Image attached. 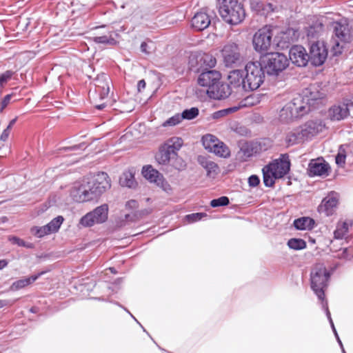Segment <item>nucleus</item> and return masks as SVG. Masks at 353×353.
Segmentation results:
<instances>
[{
    "instance_id": "f257e3e1",
    "label": "nucleus",
    "mask_w": 353,
    "mask_h": 353,
    "mask_svg": "<svg viewBox=\"0 0 353 353\" xmlns=\"http://www.w3.org/2000/svg\"><path fill=\"white\" fill-rule=\"evenodd\" d=\"M110 187V179L108 174L99 172L75 183L70 190V196L75 202H87L97 199Z\"/></svg>"
},
{
    "instance_id": "f03ea898",
    "label": "nucleus",
    "mask_w": 353,
    "mask_h": 353,
    "mask_svg": "<svg viewBox=\"0 0 353 353\" xmlns=\"http://www.w3.org/2000/svg\"><path fill=\"white\" fill-rule=\"evenodd\" d=\"M290 162L287 154H281L278 159L265 165L262 171L263 183L265 186L271 187L274 184L276 179L284 176L290 170Z\"/></svg>"
},
{
    "instance_id": "7ed1b4c3",
    "label": "nucleus",
    "mask_w": 353,
    "mask_h": 353,
    "mask_svg": "<svg viewBox=\"0 0 353 353\" xmlns=\"http://www.w3.org/2000/svg\"><path fill=\"white\" fill-rule=\"evenodd\" d=\"M330 277V273L327 271L323 263H316L311 270V288L318 298L322 301V305L325 303H323L325 296L324 291L327 286Z\"/></svg>"
},
{
    "instance_id": "20e7f679",
    "label": "nucleus",
    "mask_w": 353,
    "mask_h": 353,
    "mask_svg": "<svg viewBox=\"0 0 353 353\" xmlns=\"http://www.w3.org/2000/svg\"><path fill=\"white\" fill-rule=\"evenodd\" d=\"M219 14L226 23L231 25L241 23L245 17L243 6L237 0H222Z\"/></svg>"
},
{
    "instance_id": "39448f33",
    "label": "nucleus",
    "mask_w": 353,
    "mask_h": 353,
    "mask_svg": "<svg viewBox=\"0 0 353 353\" xmlns=\"http://www.w3.org/2000/svg\"><path fill=\"white\" fill-rule=\"evenodd\" d=\"M310 110L307 101H305L301 96H298L281 109L279 116L281 121H292L303 117Z\"/></svg>"
},
{
    "instance_id": "423d86ee",
    "label": "nucleus",
    "mask_w": 353,
    "mask_h": 353,
    "mask_svg": "<svg viewBox=\"0 0 353 353\" xmlns=\"http://www.w3.org/2000/svg\"><path fill=\"white\" fill-rule=\"evenodd\" d=\"M244 72L246 90H248V91L256 90L263 83L265 72L260 62L255 61L248 63Z\"/></svg>"
},
{
    "instance_id": "0eeeda50",
    "label": "nucleus",
    "mask_w": 353,
    "mask_h": 353,
    "mask_svg": "<svg viewBox=\"0 0 353 353\" xmlns=\"http://www.w3.org/2000/svg\"><path fill=\"white\" fill-rule=\"evenodd\" d=\"M264 67L270 75H278L289 65V60L283 53L272 52L265 54L263 59Z\"/></svg>"
},
{
    "instance_id": "6e6552de",
    "label": "nucleus",
    "mask_w": 353,
    "mask_h": 353,
    "mask_svg": "<svg viewBox=\"0 0 353 353\" xmlns=\"http://www.w3.org/2000/svg\"><path fill=\"white\" fill-rule=\"evenodd\" d=\"M108 216V205L103 204L96 208L92 211L82 216L78 223V227L88 228L94 224H100L105 222Z\"/></svg>"
},
{
    "instance_id": "1a4fd4ad",
    "label": "nucleus",
    "mask_w": 353,
    "mask_h": 353,
    "mask_svg": "<svg viewBox=\"0 0 353 353\" xmlns=\"http://www.w3.org/2000/svg\"><path fill=\"white\" fill-rule=\"evenodd\" d=\"M272 30L267 27L259 30L254 35L253 46L259 53H266L272 45Z\"/></svg>"
},
{
    "instance_id": "9d476101",
    "label": "nucleus",
    "mask_w": 353,
    "mask_h": 353,
    "mask_svg": "<svg viewBox=\"0 0 353 353\" xmlns=\"http://www.w3.org/2000/svg\"><path fill=\"white\" fill-rule=\"evenodd\" d=\"M222 56L227 67L236 66L243 62V57L235 43L225 45L222 50Z\"/></svg>"
},
{
    "instance_id": "9b49d317",
    "label": "nucleus",
    "mask_w": 353,
    "mask_h": 353,
    "mask_svg": "<svg viewBox=\"0 0 353 353\" xmlns=\"http://www.w3.org/2000/svg\"><path fill=\"white\" fill-rule=\"evenodd\" d=\"M327 57V49L323 42L316 41L310 46L308 60L315 66L321 65Z\"/></svg>"
},
{
    "instance_id": "f8f14e48",
    "label": "nucleus",
    "mask_w": 353,
    "mask_h": 353,
    "mask_svg": "<svg viewBox=\"0 0 353 353\" xmlns=\"http://www.w3.org/2000/svg\"><path fill=\"white\" fill-rule=\"evenodd\" d=\"M301 128L306 140L310 141L325 129V124L323 120L316 119L307 121Z\"/></svg>"
},
{
    "instance_id": "ddd939ff",
    "label": "nucleus",
    "mask_w": 353,
    "mask_h": 353,
    "mask_svg": "<svg viewBox=\"0 0 353 353\" xmlns=\"http://www.w3.org/2000/svg\"><path fill=\"white\" fill-rule=\"evenodd\" d=\"M324 17L321 16H311L308 17L305 31L310 38L319 37L324 30Z\"/></svg>"
},
{
    "instance_id": "4468645a",
    "label": "nucleus",
    "mask_w": 353,
    "mask_h": 353,
    "mask_svg": "<svg viewBox=\"0 0 353 353\" xmlns=\"http://www.w3.org/2000/svg\"><path fill=\"white\" fill-rule=\"evenodd\" d=\"M330 167L323 159H312L308 165V174L310 176H323L329 175Z\"/></svg>"
},
{
    "instance_id": "2eb2a0df",
    "label": "nucleus",
    "mask_w": 353,
    "mask_h": 353,
    "mask_svg": "<svg viewBox=\"0 0 353 353\" xmlns=\"http://www.w3.org/2000/svg\"><path fill=\"white\" fill-rule=\"evenodd\" d=\"M142 174L143 176L150 182L156 183L164 190L170 189L169 184L165 181L163 175L151 165H146L143 168Z\"/></svg>"
},
{
    "instance_id": "dca6fc26",
    "label": "nucleus",
    "mask_w": 353,
    "mask_h": 353,
    "mask_svg": "<svg viewBox=\"0 0 353 353\" xmlns=\"http://www.w3.org/2000/svg\"><path fill=\"white\" fill-rule=\"evenodd\" d=\"M221 79V74L215 70H203L198 78V83L207 90H213Z\"/></svg>"
},
{
    "instance_id": "f3484780",
    "label": "nucleus",
    "mask_w": 353,
    "mask_h": 353,
    "mask_svg": "<svg viewBox=\"0 0 353 353\" xmlns=\"http://www.w3.org/2000/svg\"><path fill=\"white\" fill-rule=\"evenodd\" d=\"M290 60L299 67L306 65L308 60V54L301 46L292 47L289 52Z\"/></svg>"
},
{
    "instance_id": "a211bd4d",
    "label": "nucleus",
    "mask_w": 353,
    "mask_h": 353,
    "mask_svg": "<svg viewBox=\"0 0 353 353\" xmlns=\"http://www.w3.org/2000/svg\"><path fill=\"white\" fill-rule=\"evenodd\" d=\"M244 70H234L228 75L229 85L237 91H248L246 90Z\"/></svg>"
},
{
    "instance_id": "6ab92c4d",
    "label": "nucleus",
    "mask_w": 353,
    "mask_h": 353,
    "mask_svg": "<svg viewBox=\"0 0 353 353\" xmlns=\"http://www.w3.org/2000/svg\"><path fill=\"white\" fill-rule=\"evenodd\" d=\"M328 116L333 121L344 120L349 117V112L345 99L343 101L334 105L328 110Z\"/></svg>"
},
{
    "instance_id": "aec40b11",
    "label": "nucleus",
    "mask_w": 353,
    "mask_h": 353,
    "mask_svg": "<svg viewBox=\"0 0 353 353\" xmlns=\"http://www.w3.org/2000/svg\"><path fill=\"white\" fill-rule=\"evenodd\" d=\"M334 32L338 39L336 41L337 46L339 42H348L350 39V31L346 21H341L334 23Z\"/></svg>"
},
{
    "instance_id": "412c9836",
    "label": "nucleus",
    "mask_w": 353,
    "mask_h": 353,
    "mask_svg": "<svg viewBox=\"0 0 353 353\" xmlns=\"http://www.w3.org/2000/svg\"><path fill=\"white\" fill-rule=\"evenodd\" d=\"M232 90L229 84L223 83L219 80L213 90H206V92L211 98L220 100L229 97Z\"/></svg>"
},
{
    "instance_id": "4be33fe9",
    "label": "nucleus",
    "mask_w": 353,
    "mask_h": 353,
    "mask_svg": "<svg viewBox=\"0 0 353 353\" xmlns=\"http://www.w3.org/2000/svg\"><path fill=\"white\" fill-rule=\"evenodd\" d=\"M211 23L210 17L205 12H196L191 20L192 27L198 31L207 28Z\"/></svg>"
},
{
    "instance_id": "5701e85b",
    "label": "nucleus",
    "mask_w": 353,
    "mask_h": 353,
    "mask_svg": "<svg viewBox=\"0 0 353 353\" xmlns=\"http://www.w3.org/2000/svg\"><path fill=\"white\" fill-rule=\"evenodd\" d=\"M285 141L288 146L302 143L307 141L301 126L286 133Z\"/></svg>"
},
{
    "instance_id": "b1692460",
    "label": "nucleus",
    "mask_w": 353,
    "mask_h": 353,
    "mask_svg": "<svg viewBox=\"0 0 353 353\" xmlns=\"http://www.w3.org/2000/svg\"><path fill=\"white\" fill-rule=\"evenodd\" d=\"M337 204L338 199L336 194L331 193L323 199L319 206V210L322 212H325L327 216H330L333 214Z\"/></svg>"
},
{
    "instance_id": "393cba45",
    "label": "nucleus",
    "mask_w": 353,
    "mask_h": 353,
    "mask_svg": "<svg viewBox=\"0 0 353 353\" xmlns=\"http://www.w3.org/2000/svg\"><path fill=\"white\" fill-rule=\"evenodd\" d=\"M353 222L351 220L339 221L336 223V229L334 231V237L335 239H347L348 238V232L352 228Z\"/></svg>"
},
{
    "instance_id": "a878e982",
    "label": "nucleus",
    "mask_w": 353,
    "mask_h": 353,
    "mask_svg": "<svg viewBox=\"0 0 353 353\" xmlns=\"http://www.w3.org/2000/svg\"><path fill=\"white\" fill-rule=\"evenodd\" d=\"M174 145H164L160 148L159 152L156 155V159L160 164H166L171 158L176 155L174 152Z\"/></svg>"
},
{
    "instance_id": "bb28decb",
    "label": "nucleus",
    "mask_w": 353,
    "mask_h": 353,
    "mask_svg": "<svg viewBox=\"0 0 353 353\" xmlns=\"http://www.w3.org/2000/svg\"><path fill=\"white\" fill-rule=\"evenodd\" d=\"M44 274V272H39L37 274L32 275L27 278H22L14 282H13L10 286V290L12 291H17L22 289L37 280L41 275Z\"/></svg>"
},
{
    "instance_id": "cd10ccee",
    "label": "nucleus",
    "mask_w": 353,
    "mask_h": 353,
    "mask_svg": "<svg viewBox=\"0 0 353 353\" xmlns=\"http://www.w3.org/2000/svg\"><path fill=\"white\" fill-rule=\"evenodd\" d=\"M196 61L199 65V68L203 70H209L216 65V59L210 54H203L196 57Z\"/></svg>"
},
{
    "instance_id": "c85d7f7f",
    "label": "nucleus",
    "mask_w": 353,
    "mask_h": 353,
    "mask_svg": "<svg viewBox=\"0 0 353 353\" xmlns=\"http://www.w3.org/2000/svg\"><path fill=\"white\" fill-rule=\"evenodd\" d=\"M198 162L207 171L208 175L218 173V165L205 157L199 156L198 157Z\"/></svg>"
},
{
    "instance_id": "c756f323",
    "label": "nucleus",
    "mask_w": 353,
    "mask_h": 353,
    "mask_svg": "<svg viewBox=\"0 0 353 353\" xmlns=\"http://www.w3.org/2000/svg\"><path fill=\"white\" fill-rule=\"evenodd\" d=\"M314 220L310 217L303 216L294 220V225L297 230H312L314 227Z\"/></svg>"
},
{
    "instance_id": "7c9ffc66",
    "label": "nucleus",
    "mask_w": 353,
    "mask_h": 353,
    "mask_svg": "<svg viewBox=\"0 0 353 353\" xmlns=\"http://www.w3.org/2000/svg\"><path fill=\"white\" fill-rule=\"evenodd\" d=\"M95 85V92L99 94L100 99H105L108 95L110 91L108 79H97Z\"/></svg>"
},
{
    "instance_id": "2f4dec72",
    "label": "nucleus",
    "mask_w": 353,
    "mask_h": 353,
    "mask_svg": "<svg viewBox=\"0 0 353 353\" xmlns=\"http://www.w3.org/2000/svg\"><path fill=\"white\" fill-rule=\"evenodd\" d=\"M211 152L222 158H228L230 156L229 148L221 141H219Z\"/></svg>"
},
{
    "instance_id": "473e14b6",
    "label": "nucleus",
    "mask_w": 353,
    "mask_h": 353,
    "mask_svg": "<svg viewBox=\"0 0 353 353\" xmlns=\"http://www.w3.org/2000/svg\"><path fill=\"white\" fill-rule=\"evenodd\" d=\"M219 141L218 138L210 134H205L202 137L203 147L210 152L215 145L219 143Z\"/></svg>"
},
{
    "instance_id": "72a5a7b5",
    "label": "nucleus",
    "mask_w": 353,
    "mask_h": 353,
    "mask_svg": "<svg viewBox=\"0 0 353 353\" xmlns=\"http://www.w3.org/2000/svg\"><path fill=\"white\" fill-rule=\"evenodd\" d=\"M93 41L96 43H101L104 45L114 46L117 41L112 36V32H108V34L97 36L93 37Z\"/></svg>"
},
{
    "instance_id": "f704fd0d",
    "label": "nucleus",
    "mask_w": 353,
    "mask_h": 353,
    "mask_svg": "<svg viewBox=\"0 0 353 353\" xmlns=\"http://www.w3.org/2000/svg\"><path fill=\"white\" fill-rule=\"evenodd\" d=\"M119 183L121 186L132 188L136 184L134 174L130 172H123L120 176Z\"/></svg>"
},
{
    "instance_id": "c9c22d12",
    "label": "nucleus",
    "mask_w": 353,
    "mask_h": 353,
    "mask_svg": "<svg viewBox=\"0 0 353 353\" xmlns=\"http://www.w3.org/2000/svg\"><path fill=\"white\" fill-rule=\"evenodd\" d=\"M64 221L62 216H58L54 218L46 226L50 234L57 232Z\"/></svg>"
},
{
    "instance_id": "e433bc0d",
    "label": "nucleus",
    "mask_w": 353,
    "mask_h": 353,
    "mask_svg": "<svg viewBox=\"0 0 353 353\" xmlns=\"http://www.w3.org/2000/svg\"><path fill=\"white\" fill-rule=\"evenodd\" d=\"M264 96L259 94H252L241 101L243 106H253L260 103Z\"/></svg>"
},
{
    "instance_id": "4c0bfd02",
    "label": "nucleus",
    "mask_w": 353,
    "mask_h": 353,
    "mask_svg": "<svg viewBox=\"0 0 353 353\" xmlns=\"http://www.w3.org/2000/svg\"><path fill=\"white\" fill-rule=\"evenodd\" d=\"M288 245L290 248L295 250H299L304 249L306 247V243L304 240L301 239H290L288 241Z\"/></svg>"
},
{
    "instance_id": "58836bf2",
    "label": "nucleus",
    "mask_w": 353,
    "mask_h": 353,
    "mask_svg": "<svg viewBox=\"0 0 353 353\" xmlns=\"http://www.w3.org/2000/svg\"><path fill=\"white\" fill-rule=\"evenodd\" d=\"M30 232L38 238H42L44 236L50 234L46 225L41 227L34 226L30 229Z\"/></svg>"
},
{
    "instance_id": "ea45409f",
    "label": "nucleus",
    "mask_w": 353,
    "mask_h": 353,
    "mask_svg": "<svg viewBox=\"0 0 353 353\" xmlns=\"http://www.w3.org/2000/svg\"><path fill=\"white\" fill-rule=\"evenodd\" d=\"M199 115V109L197 108H191L190 109H186L183 111L181 116L183 119L191 120L194 119Z\"/></svg>"
},
{
    "instance_id": "a19ab883",
    "label": "nucleus",
    "mask_w": 353,
    "mask_h": 353,
    "mask_svg": "<svg viewBox=\"0 0 353 353\" xmlns=\"http://www.w3.org/2000/svg\"><path fill=\"white\" fill-rule=\"evenodd\" d=\"M323 308L325 310V311L326 312V316H327V319H328V320H329V321L330 323L331 327H332L333 332L334 333V335H335V336L336 338V340H337L338 343H339L340 346L342 347V342H341V341L339 339V335L337 334V332H336V328L334 327V323H333L332 319L331 318V314H330V311L328 310L327 302H325V304H323Z\"/></svg>"
},
{
    "instance_id": "79ce46f5",
    "label": "nucleus",
    "mask_w": 353,
    "mask_h": 353,
    "mask_svg": "<svg viewBox=\"0 0 353 353\" xmlns=\"http://www.w3.org/2000/svg\"><path fill=\"white\" fill-rule=\"evenodd\" d=\"M8 240L12 243V244H16L19 246H21V247H24V248H33V244L31 243H27L26 241H24L23 239L17 237V236H9L8 238Z\"/></svg>"
},
{
    "instance_id": "37998d69",
    "label": "nucleus",
    "mask_w": 353,
    "mask_h": 353,
    "mask_svg": "<svg viewBox=\"0 0 353 353\" xmlns=\"http://www.w3.org/2000/svg\"><path fill=\"white\" fill-rule=\"evenodd\" d=\"M230 203L229 199L227 196H223L218 199H215L211 201L210 205L212 208H216L220 206H225Z\"/></svg>"
},
{
    "instance_id": "c03bdc74",
    "label": "nucleus",
    "mask_w": 353,
    "mask_h": 353,
    "mask_svg": "<svg viewBox=\"0 0 353 353\" xmlns=\"http://www.w3.org/2000/svg\"><path fill=\"white\" fill-rule=\"evenodd\" d=\"M346 154L343 146H341L339 152L336 157V163L340 166L343 167L345 163Z\"/></svg>"
},
{
    "instance_id": "a18cd8bd",
    "label": "nucleus",
    "mask_w": 353,
    "mask_h": 353,
    "mask_svg": "<svg viewBox=\"0 0 353 353\" xmlns=\"http://www.w3.org/2000/svg\"><path fill=\"white\" fill-rule=\"evenodd\" d=\"M182 121V117L181 114H176L173 117H170L168 120H166L163 123V126H174L176 124L179 123Z\"/></svg>"
},
{
    "instance_id": "49530a36",
    "label": "nucleus",
    "mask_w": 353,
    "mask_h": 353,
    "mask_svg": "<svg viewBox=\"0 0 353 353\" xmlns=\"http://www.w3.org/2000/svg\"><path fill=\"white\" fill-rule=\"evenodd\" d=\"M264 2L265 1L263 0H250V8L253 11L261 15Z\"/></svg>"
},
{
    "instance_id": "de8ad7c7",
    "label": "nucleus",
    "mask_w": 353,
    "mask_h": 353,
    "mask_svg": "<svg viewBox=\"0 0 353 353\" xmlns=\"http://www.w3.org/2000/svg\"><path fill=\"white\" fill-rule=\"evenodd\" d=\"M276 6H274L272 3L265 1L263 8V10L261 11V15L268 16L269 14L272 13L274 11Z\"/></svg>"
},
{
    "instance_id": "09e8293b",
    "label": "nucleus",
    "mask_w": 353,
    "mask_h": 353,
    "mask_svg": "<svg viewBox=\"0 0 353 353\" xmlns=\"http://www.w3.org/2000/svg\"><path fill=\"white\" fill-rule=\"evenodd\" d=\"M14 72L11 70H7L0 74V87L3 88L4 85L12 78Z\"/></svg>"
},
{
    "instance_id": "8fccbe9b",
    "label": "nucleus",
    "mask_w": 353,
    "mask_h": 353,
    "mask_svg": "<svg viewBox=\"0 0 353 353\" xmlns=\"http://www.w3.org/2000/svg\"><path fill=\"white\" fill-rule=\"evenodd\" d=\"M205 213H193L188 214L185 218L189 223H194L200 221L202 218L206 216Z\"/></svg>"
},
{
    "instance_id": "3c124183",
    "label": "nucleus",
    "mask_w": 353,
    "mask_h": 353,
    "mask_svg": "<svg viewBox=\"0 0 353 353\" xmlns=\"http://www.w3.org/2000/svg\"><path fill=\"white\" fill-rule=\"evenodd\" d=\"M152 48L148 42H143L141 44V50L145 54H150L152 52Z\"/></svg>"
},
{
    "instance_id": "603ef678",
    "label": "nucleus",
    "mask_w": 353,
    "mask_h": 353,
    "mask_svg": "<svg viewBox=\"0 0 353 353\" xmlns=\"http://www.w3.org/2000/svg\"><path fill=\"white\" fill-rule=\"evenodd\" d=\"M260 183L259 178L256 175H252L248 178V183L251 187H256Z\"/></svg>"
},
{
    "instance_id": "864d4df0",
    "label": "nucleus",
    "mask_w": 353,
    "mask_h": 353,
    "mask_svg": "<svg viewBox=\"0 0 353 353\" xmlns=\"http://www.w3.org/2000/svg\"><path fill=\"white\" fill-rule=\"evenodd\" d=\"M12 98V94H7L4 97L0 103V111L2 112L3 109L8 105Z\"/></svg>"
},
{
    "instance_id": "5fc2aeb1",
    "label": "nucleus",
    "mask_w": 353,
    "mask_h": 353,
    "mask_svg": "<svg viewBox=\"0 0 353 353\" xmlns=\"http://www.w3.org/2000/svg\"><path fill=\"white\" fill-rule=\"evenodd\" d=\"M345 102L348 108L349 116L353 117V97L350 99H345Z\"/></svg>"
},
{
    "instance_id": "6e6d98bb",
    "label": "nucleus",
    "mask_w": 353,
    "mask_h": 353,
    "mask_svg": "<svg viewBox=\"0 0 353 353\" xmlns=\"http://www.w3.org/2000/svg\"><path fill=\"white\" fill-rule=\"evenodd\" d=\"M349 248H345L342 250L341 253L338 254V256L341 259H350L351 256L349 254Z\"/></svg>"
},
{
    "instance_id": "4d7b16f0",
    "label": "nucleus",
    "mask_w": 353,
    "mask_h": 353,
    "mask_svg": "<svg viewBox=\"0 0 353 353\" xmlns=\"http://www.w3.org/2000/svg\"><path fill=\"white\" fill-rule=\"evenodd\" d=\"M239 153H243V156L245 157H250L252 155V153L251 151H250L247 147V145H243L241 148V150H240V152Z\"/></svg>"
},
{
    "instance_id": "13d9d810",
    "label": "nucleus",
    "mask_w": 353,
    "mask_h": 353,
    "mask_svg": "<svg viewBox=\"0 0 353 353\" xmlns=\"http://www.w3.org/2000/svg\"><path fill=\"white\" fill-rule=\"evenodd\" d=\"M10 131V130L9 129L6 128L0 136V140L6 141L9 137Z\"/></svg>"
},
{
    "instance_id": "bf43d9fd",
    "label": "nucleus",
    "mask_w": 353,
    "mask_h": 353,
    "mask_svg": "<svg viewBox=\"0 0 353 353\" xmlns=\"http://www.w3.org/2000/svg\"><path fill=\"white\" fill-rule=\"evenodd\" d=\"M172 145H174L176 147L174 148V152L179 150L182 145V139L176 138V141H174Z\"/></svg>"
},
{
    "instance_id": "052dcab7",
    "label": "nucleus",
    "mask_w": 353,
    "mask_h": 353,
    "mask_svg": "<svg viewBox=\"0 0 353 353\" xmlns=\"http://www.w3.org/2000/svg\"><path fill=\"white\" fill-rule=\"evenodd\" d=\"M145 85H146L145 81L143 79L140 80L137 84L138 91L141 92L145 88Z\"/></svg>"
},
{
    "instance_id": "680f3d73",
    "label": "nucleus",
    "mask_w": 353,
    "mask_h": 353,
    "mask_svg": "<svg viewBox=\"0 0 353 353\" xmlns=\"http://www.w3.org/2000/svg\"><path fill=\"white\" fill-rule=\"evenodd\" d=\"M8 264V261L6 259L0 260V270H2L5 267H6Z\"/></svg>"
},
{
    "instance_id": "e2e57ef3",
    "label": "nucleus",
    "mask_w": 353,
    "mask_h": 353,
    "mask_svg": "<svg viewBox=\"0 0 353 353\" xmlns=\"http://www.w3.org/2000/svg\"><path fill=\"white\" fill-rule=\"evenodd\" d=\"M85 144L84 143H82V144H79V145H73L72 147L70 148V150H77L78 148H85Z\"/></svg>"
},
{
    "instance_id": "0e129e2a",
    "label": "nucleus",
    "mask_w": 353,
    "mask_h": 353,
    "mask_svg": "<svg viewBox=\"0 0 353 353\" xmlns=\"http://www.w3.org/2000/svg\"><path fill=\"white\" fill-rule=\"evenodd\" d=\"M17 120V118H14L13 119H12L10 123H9V125H8V127L6 128L9 129L10 130L11 128L13 126V125L16 123Z\"/></svg>"
},
{
    "instance_id": "69168bd1",
    "label": "nucleus",
    "mask_w": 353,
    "mask_h": 353,
    "mask_svg": "<svg viewBox=\"0 0 353 353\" xmlns=\"http://www.w3.org/2000/svg\"><path fill=\"white\" fill-rule=\"evenodd\" d=\"M105 107V103H102L101 105H97V108L99 110H103Z\"/></svg>"
},
{
    "instance_id": "338daca9",
    "label": "nucleus",
    "mask_w": 353,
    "mask_h": 353,
    "mask_svg": "<svg viewBox=\"0 0 353 353\" xmlns=\"http://www.w3.org/2000/svg\"><path fill=\"white\" fill-rule=\"evenodd\" d=\"M128 312L130 314L131 317H132L140 325L139 322L135 319V317L129 311H128Z\"/></svg>"
},
{
    "instance_id": "774afa93",
    "label": "nucleus",
    "mask_w": 353,
    "mask_h": 353,
    "mask_svg": "<svg viewBox=\"0 0 353 353\" xmlns=\"http://www.w3.org/2000/svg\"><path fill=\"white\" fill-rule=\"evenodd\" d=\"M4 302L0 300V308L4 306Z\"/></svg>"
}]
</instances>
